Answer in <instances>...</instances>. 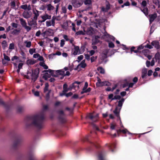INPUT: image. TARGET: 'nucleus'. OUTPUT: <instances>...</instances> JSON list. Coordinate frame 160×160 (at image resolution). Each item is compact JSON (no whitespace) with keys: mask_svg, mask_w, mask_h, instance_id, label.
<instances>
[{"mask_svg":"<svg viewBox=\"0 0 160 160\" xmlns=\"http://www.w3.org/2000/svg\"><path fill=\"white\" fill-rule=\"evenodd\" d=\"M44 115L42 113L36 114L28 117L25 121V126L27 128L32 126L38 129H41L43 127Z\"/></svg>","mask_w":160,"mask_h":160,"instance_id":"f257e3e1","label":"nucleus"},{"mask_svg":"<svg viewBox=\"0 0 160 160\" xmlns=\"http://www.w3.org/2000/svg\"><path fill=\"white\" fill-rule=\"evenodd\" d=\"M105 28H104L102 32L103 33V35L102 36L101 35L99 36H95L94 37H93L92 39V45H95L98 43L99 41V38L101 37L103 39H105L106 40L108 41L109 42V40H112L114 41L115 40V38L113 36H111L108 34L105 31Z\"/></svg>","mask_w":160,"mask_h":160,"instance_id":"f03ea898","label":"nucleus"},{"mask_svg":"<svg viewBox=\"0 0 160 160\" xmlns=\"http://www.w3.org/2000/svg\"><path fill=\"white\" fill-rule=\"evenodd\" d=\"M39 73L38 68H36L34 70L29 69L27 72V74L31 76L32 80L34 82L37 80L38 78Z\"/></svg>","mask_w":160,"mask_h":160,"instance_id":"7ed1b4c3","label":"nucleus"},{"mask_svg":"<svg viewBox=\"0 0 160 160\" xmlns=\"http://www.w3.org/2000/svg\"><path fill=\"white\" fill-rule=\"evenodd\" d=\"M125 101L124 98H122L118 102V105L116 107L114 110L113 111V113L117 117H119L120 119L119 113L122 107L123 103Z\"/></svg>","mask_w":160,"mask_h":160,"instance_id":"20e7f679","label":"nucleus"},{"mask_svg":"<svg viewBox=\"0 0 160 160\" xmlns=\"http://www.w3.org/2000/svg\"><path fill=\"white\" fill-rule=\"evenodd\" d=\"M27 158L28 160H38V158L34 156V152L32 150H29L27 154ZM40 160H48L44 156Z\"/></svg>","mask_w":160,"mask_h":160,"instance_id":"39448f33","label":"nucleus"},{"mask_svg":"<svg viewBox=\"0 0 160 160\" xmlns=\"http://www.w3.org/2000/svg\"><path fill=\"white\" fill-rule=\"evenodd\" d=\"M22 138L19 135H16L14 137V141L13 144L14 147H16L18 146L22 142Z\"/></svg>","mask_w":160,"mask_h":160,"instance_id":"423d86ee","label":"nucleus"},{"mask_svg":"<svg viewBox=\"0 0 160 160\" xmlns=\"http://www.w3.org/2000/svg\"><path fill=\"white\" fill-rule=\"evenodd\" d=\"M59 114V120L61 123H64L66 121L65 114L62 110H60L58 112Z\"/></svg>","mask_w":160,"mask_h":160,"instance_id":"0eeeda50","label":"nucleus"},{"mask_svg":"<svg viewBox=\"0 0 160 160\" xmlns=\"http://www.w3.org/2000/svg\"><path fill=\"white\" fill-rule=\"evenodd\" d=\"M19 20L22 27L24 28L28 32L31 30V28L27 26V23L25 20L22 18H20Z\"/></svg>","mask_w":160,"mask_h":160,"instance_id":"6e6552de","label":"nucleus"},{"mask_svg":"<svg viewBox=\"0 0 160 160\" xmlns=\"http://www.w3.org/2000/svg\"><path fill=\"white\" fill-rule=\"evenodd\" d=\"M57 19L55 16H53L51 20L48 21L46 22V25L47 27H50L51 26L54 27L55 25V20Z\"/></svg>","mask_w":160,"mask_h":160,"instance_id":"1a4fd4ad","label":"nucleus"},{"mask_svg":"<svg viewBox=\"0 0 160 160\" xmlns=\"http://www.w3.org/2000/svg\"><path fill=\"white\" fill-rule=\"evenodd\" d=\"M98 117V114H97L96 115H94L92 113H89L86 117L87 118H89L93 122H96L97 120Z\"/></svg>","mask_w":160,"mask_h":160,"instance_id":"9d476101","label":"nucleus"},{"mask_svg":"<svg viewBox=\"0 0 160 160\" xmlns=\"http://www.w3.org/2000/svg\"><path fill=\"white\" fill-rule=\"evenodd\" d=\"M153 3L154 4L153 5L154 8H158V9L157 10V12L160 14V0H153Z\"/></svg>","mask_w":160,"mask_h":160,"instance_id":"9b49d317","label":"nucleus"},{"mask_svg":"<svg viewBox=\"0 0 160 160\" xmlns=\"http://www.w3.org/2000/svg\"><path fill=\"white\" fill-rule=\"evenodd\" d=\"M36 20L33 18L31 21L28 22V25L32 27L34 29H36L37 28V23Z\"/></svg>","mask_w":160,"mask_h":160,"instance_id":"f8f14e48","label":"nucleus"},{"mask_svg":"<svg viewBox=\"0 0 160 160\" xmlns=\"http://www.w3.org/2000/svg\"><path fill=\"white\" fill-rule=\"evenodd\" d=\"M82 1H76L72 3L73 6L75 8H78L80 7L82 4Z\"/></svg>","mask_w":160,"mask_h":160,"instance_id":"ddd939ff","label":"nucleus"},{"mask_svg":"<svg viewBox=\"0 0 160 160\" xmlns=\"http://www.w3.org/2000/svg\"><path fill=\"white\" fill-rule=\"evenodd\" d=\"M157 17V15L156 13L150 14L148 15L150 24H151Z\"/></svg>","mask_w":160,"mask_h":160,"instance_id":"4468645a","label":"nucleus"},{"mask_svg":"<svg viewBox=\"0 0 160 160\" xmlns=\"http://www.w3.org/2000/svg\"><path fill=\"white\" fill-rule=\"evenodd\" d=\"M53 72V70L49 69L48 70H44L43 72H46L44 75L43 76V78L47 80L48 78L49 77V75L48 74V72L49 73L51 74L52 72Z\"/></svg>","mask_w":160,"mask_h":160,"instance_id":"2eb2a0df","label":"nucleus"},{"mask_svg":"<svg viewBox=\"0 0 160 160\" xmlns=\"http://www.w3.org/2000/svg\"><path fill=\"white\" fill-rule=\"evenodd\" d=\"M32 15V13L31 12L24 11L22 13L23 17L26 19L30 18Z\"/></svg>","mask_w":160,"mask_h":160,"instance_id":"dca6fc26","label":"nucleus"},{"mask_svg":"<svg viewBox=\"0 0 160 160\" xmlns=\"http://www.w3.org/2000/svg\"><path fill=\"white\" fill-rule=\"evenodd\" d=\"M116 131L118 133L120 132H122V133H124V134H125L126 133H128V134H129V135H132V134H133L131 133L130 132H129L128 131V130L126 128H125L123 130H121L120 129H119L118 130H117Z\"/></svg>","mask_w":160,"mask_h":160,"instance_id":"f3484780","label":"nucleus"},{"mask_svg":"<svg viewBox=\"0 0 160 160\" xmlns=\"http://www.w3.org/2000/svg\"><path fill=\"white\" fill-rule=\"evenodd\" d=\"M41 18L42 19V20L41 22H44L47 19H50L51 18V16L48 15V14H45L41 16Z\"/></svg>","mask_w":160,"mask_h":160,"instance_id":"a211bd4d","label":"nucleus"},{"mask_svg":"<svg viewBox=\"0 0 160 160\" xmlns=\"http://www.w3.org/2000/svg\"><path fill=\"white\" fill-rule=\"evenodd\" d=\"M20 8L24 10H28L30 11L31 9V7L30 5H28L26 4L22 5L20 6Z\"/></svg>","mask_w":160,"mask_h":160,"instance_id":"6ab92c4d","label":"nucleus"},{"mask_svg":"<svg viewBox=\"0 0 160 160\" xmlns=\"http://www.w3.org/2000/svg\"><path fill=\"white\" fill-rule=\"evenodd\" d=\"M57 71L58 76L59 75H61L62 76L61 78V79H63V77L65 76V72L64 70L63 69H61L57 70Z\"/></svg>","mask_w":160,"mask_h":160,"instance_id":"aec40b11","label":"nucleus"},{"mask_svg":"<svg viewBox=\"0 0 160 160\" xmlns=\"http://www.w3.org/2000/svg\"><path fill=\"white\" fill-rule=\"evenodd\" d=\"M94 31L92 28L90 27L88 28L86 33L87 35L90 36H92L94 34Z\"/></svg>","mask_w":160,"mask_h":160,"instance_id":"412c9836","label":"nucleus"},{"mask_svg":"<svg viewBox=\"0 0 160 160\" xmlns=\"http://www.w3.org/2000/svg\"><path fill=\"white\" fill-rule=\"evenodd\" d=\"M33 13L34 15L33 18L37 20L38 17L39 16V14L41 13V12L36 9H35L33 10Z\"/></svg>","mask_w":160,"mask_h":160,"instance_id":"4be33fe9","label":"nucleus"},{"mask_svg":"<svg viewBox=\"0 0 160 160\" xmlns=\"http://www.w3.org/2000/svg\"><path fill=\"white\" fill-rule=\"evenodd\" d=\"M152 45L155 48L158 49L159 48V42L157 41H153L151 43Z\"/></svg>","mask_w":160,"mask_h":160,"instance_id":"5701e85b","label":"nucleus"},{"mask_svg":"<svg viewBox=\"0 0 160 160\" xmlns=\"http://www.w3.org/2000/svg\"><path fill=\"white\" fill-rule=\"evenodd\" d=\"M80 54V52L79 47L78 46L75 47L73 52V54L76 55Z\"/></svg>","mask_w":160,"mask_h":160,"instance_id":"b1692460","label":"nucleus"},{"mask_svg":"<svg viewBox=\"0 0 160 160\" xmlns=\"http://www.w3.org/2000/svg\"><path fill=\"white\" fill-rule=\"evenodd\" d=\"M147 69L146 68L143 69L142 70L141 77L142 78H145L147 76Z\"/></svg>","mask_w":160,"mask_h":160,"instance_id":"393cba45","label":"nucleus"},{"mask_svg":"<svg viewBox=\"0 0 160 160\" xmlns=\"http://www.w3.org/2000/svg\"><path fill=\"white\" fill-rule=\"evenodd\" d=\"M109 150L112 152H114V149L116 148V145L115 143L111 144L108 146Z\"/></svg>","mask_w":160,"mask_h":160,"instance_id":"a878e982","label":"nucleus"},{"mask_svg":"<svg viewBox=\"0 0 160 160\" xmlns=\"http://www.w3.org/2000/svg\"><path fill=\"white\" fill-rule=\"evenodd\" d=\"M98 158L99 160H106L102 152H100L99 153Z\"/></svg>","mask_w":160,"mask_h":160,"instance_id":"bb28decb","label":"nucleus"},{"mask_svg":"<svg viewBox=\"0 0 160 160\" xmlns=\"http://www.w3.org/2000/svg\"><path fill=\"white\" fill-rule=\"evenodd\" d=\"M111 85L110 82L107 81H102L100 87H101L104 86H110Z\"/></svg>","mask_w":160,"mask_h":160,"instance_id":"cd10ccee","label":"nucleus"},{"mask_svg":"<svg viewBox=\"0 0 160 160\" xmlns=\"http://www.w3.org/2000/svg\"><path fill=\"white\" fill-rule=\"evenodd\" d=\"M86 66V64L85 63V60H83L80 64H78L77 67H80L82 68H84Z\"/></svg>","mask_w":160,"mask_h":160,"instance_id":"c85d7f7f","label":"nucleus"},{"mask_svg":"<svg viewBox=\"0 0 160 160\" xmlns=\"http://www.w3.org/2000/svg\"><path fill=\"white\" fill-rule=\"evenodd\" d=\"M69 89V88H68V85L66 84H64L63 85V92L66 93V92H68Z\"/></svg>","mask_w":160,"mask_h":160,"instance_id":"c756f323","label":"nucleus"},{"mask_svg":"<svg viewBox=\"0 0 160 160\" xmlns=\"http://www.w3.org/2000/svg\"><path fill=\"white\" fill-rule=\"evenodd\" d=\"M24 43L26 44V47L28 48H30L31 46V42L30 41H24Z\"/></svg>","mask_w":160,"mask_h":160,"instance_id":"7c9ffc66","label":"nucleus"},{"mask_svg":"<svg viewBox=\"0 0 160 160\" xmlns=\"http://www.w3.org/2000/svg\"><path fill=\"white\" fill-rule=\"evenodd\" d=\"M143 8V9H141V10L145 15L147 16L148 14V9L146 7Z\"/></svg>","mask_w":160,"mask_h":160,"instance_id":"2f4dec72","label":"nucleus"},{"mask_svg":"<svg viewBox=\"0 0 160 160\" xmlns=\"http://www.w3.org/2000/svg\"><path fill=\"white\" fill-rule=\"evenodd\" d=\"M7 42L5 40H3L2 42V47L3 49H5L7 47Z\"/></svg>","mask_w":160,"mask_h":160,"instance_id":"473e14b6","label":"nucleus"},{"mask_svg":"<svg viewBox=\"0 0 160 160\" xmlns=\"http://www.w3.org/2000/svg\"><path fill=\"white\" fill-rule=\"evenodd\" d=\"M24 110V108L22 106H18L17 108V111L18 112H21Z\"/></svg>","mask_w":160,"mask_h":160,"instance_id":"72a5a7b5","label":"nucleus"},{"mask_svg":"<svg viewBox=\"0 0 160 160\" xmlns=\"http://www.w3.org/2000/svg\"><path fill=\"white\" fill-rule=\"evenodd\" d=\"M54 9V7L51 4H49L47 5V10L48 11H51L53 10Z\"/></svg>","mask_w":160,"mask_h":160,"instance_id":"f704fd0d","label":"nucleus"},{"mask_svg":"<svg viewBox=\"0 0 160 160\" xmlns=\"http://www.w3.org/2000/svg\"><path fill=\"white\" fill-rule=\"evenodd\" d=\"M20 32V30H18L16 29H14L13 31L12 32V34L13 35H17Z\"/></svg>","mask_w":160,"mask_h":160,"instance_id":"c9c22d12","label":"nucleus"},{"mask_svg":"<svg viewBox=\"0 0 160 160\" xmlns=\"http://www.w3.org/2000/svg\"><path fill=\"white\" fill-rule=\"evenodd\" d=\"M14 0H11V2L10 3L11 7L13 9L15 8L16 6V3Z\"/></svg>","mask_w":160,"mask_h":160,"instance_id":"e433bc0d","label":"nucleus"},{"mask_svg":"<svg viewBox=\"0 0 160 160\" xmlns=\"http://www.w3.org/2000/svg\"><path fill=\"white\" fill-rule=\"evenodd\" d=\"M98 71H99L101 73H104L105 72V71L104 69H103L102 67H99L97 69Z\"/></svg>","mask_w":160,"mask_h":160,"instance_id":"4c0bfd02","label":"nucleus"},{"mask_svg":"<svg viewBox=\"0 0 160 160\" xmlns=\"http://www.w3.org/2000/svg\"><path fill=\"white\" fill-rule=\"evenodd\" d=\"M51 75L52 76L54 77H58V74L57 72V71L53 70V72H52Z\"/></svg>","mask_w":160,"mask_h":160,"instance_id":"58836bf2","label":"nucleus"},{"mask_svg":"<svg viewBox=\"0 0 160 160\" xmlns=\"http://www.w3.org/2000/svg\"><path fill=\"white\" fill-rule=\"evenodd\" d=\"M9 49L10 50L14 49L15 48V45L13 43H11L10 44L9 47Z\"/></svg>","mask_w":160,"mask_h":160,"instance_id":"ea45409f","label":"nucleus"},{"mask_svg":"<svg viewBox=\"0 0 160 160\" xmlns=\"http://www.w3.org/2000/svg\"><path fill=\"white\" fill-rule=\"evenodd\" d=\"M102 81L100 78H98V82L96 83L97 86L100 87Z\"/></svg>","mask_w":160,"mask_h":160,"instance_id":"a19ab883","label":"nucleus"},{"mask_svg":"<svg viewBox=\"0 0 160 160\" xmlns=\"http://www.w3.org/2000/svg\"><path fill=\"white\" fill-rule=\"evenodd\" d=\"M85 34V33L83 32L82 31H79L78 32H77L76 33V35H83Z\"/></svg>","mask_w":160,"mask_h":160,"instance_id":"79ce46f5","label":"nucleus"},{"mask_svg":"<svg viewBox=\"0 0 160 160\" xmlns=\"http://www.w3.org/2000/svg\"><path fill=\"white\" fill-rule=\"evenodd\" d=\"M84 3L86 5H90L91 4L90 0H85L84 1Z\"/></svg>","mask_w":160,"mask_h":160,"instance_id":"37998d69","label":"nucleus"},{"mask_svg":"<svg viewBox=\"0 0 160 160\" xmlns=\"http://www.w3.org/2000/svg\"><path fill=\"white\" fill-rule=\"evenodd\" d=\"M116 124L114 123H112L111 124L110 128L112 130H114L115 129V128L116 127Z\"/></svg>","mask_w":160,"mask_h":160,"instance_id":"c03bdc74","label":"nucleus"},{"mask_svg":"<svg viewBox=\"0 0 160 160\" xmlns=\"http://www.w3.org/2000/svg\"><path fill=\"white\" fill-rule=\"evenodd\" d=\"M36 49L35 48H31L29 49V52L30 54L32 55L35 52Z\"/></svg>","mask_w":160,"mask_h":160,"instance_id":"a18cd8bd","label":"nucleus"},{"mask_svg":"<svg viewBox=\"0 0 160 160\" xmlns=\"http://www.w3.org/2000/svg\"><path fill=\"white\" fill-rule=\"evenodd\" d=\"M49 85L48 83H45V87L44 88V92H45L48 91Z\"/></svg>","mask_w":160,"mask_h":160,"instance_id":"49530a36","label":"nucleus"},{"mask_svg":"<svg viewBox=\"0 0 160 160\" xmlns=\"http://www.w3.org/2000/svg\"><path fill=\"white\" fill-rule=\"evenodd\" d=\"M114 43L111 42H108V47L110 48H113L114 47Z\"/></svg>","mask_w":160,"mask_h":160,"instance_id":"de8ad7c7","label":"nucleus"},{"mask_svg":"<svg viewBox=\"0 0 160 160\" xmlns=\"http://www.w3.org/2000/svg\"><path fill=\"white\" fill-rule=\"evenodd\" d=\"M4 58L5 60H7V61H9L10 60V59L9 57L7 56L5 54H3Z\"/></svg>","mask_w":160,"mask_h":160,"instance_id":"09e8293b","label":"nucleus"},{"mask_svg":"<svg viewBox=\"0 0 160 160\" xmlns=\"http://www.w3.org/2000/svg\"><path fill=\"white\" fill-rule=\"evenodd\" d=\"M55 56L54 53L51 54H49L48 56V58L49 60H52L53 58Z\"/></svg>","mask_w":160,"mask_h":160,"instance_id":"8fccbe9b","label":"nucleus"},{"mask_svg":"<svg viewBox=\"0 0 160 160\" xmlns=\"http://www.w3.org/2000/svg\"><path fill=\"white\" fill-rule=\"evenodd\" d=\"M147 4V2L146 1H145V0L143 1L142 2V8L146 7Z\"/></svg>","mask_w":160,"mask_h":160,"instance_id":"3c124183","label":"nucleus"},{"mask_svg":"<svg viewBox=\"0 0 160 160\" xmlns=\"http://www.w3.org/2000/svg\"><path fill=\"white\" fill-rule=\"evenodd\" d=\"M27 62L28 64H29L30 65L33 64L35 63L33 61L31 60H28Z\"/></svg>","mask_w":160,"mask_h":160,"instance_id":"603ef678","label":"nucleus"},{"mask_svg":"<svg viewBox=\"0 0 160 160\" xmlns=\"http://www.w3.org/2000/svg\"><path fill=\"white\" fill-rule=\"evenodd\" d=\"M121 45L122 46H123V47L122 48L123 50H128L129 49V48L127 47L125 45H124L123 44H122Z\"/></svg>","mask_w":160,"mask_h":160,"instance_id":"864d4df0","label":"nucleus"},{"mask_svg":"<svg viewBox=\"0 0 160 160\" xmlns=\"http://www.w3.org/2000/svg\"><path fill=\"white\" fill-rule=\"evenodd\" d=\"M62 10L63 13H66L67 12V8L65 7H62Z\"/></svg>","mask_w":160,"mask_h":160,"instance_id":"5fc2aeb1","label":"nucleus"},{"mask_svg":"<svg viewBox=\"0 0 160 160\" xmlns=\"http://www.w3.org/2000/svg\"><path fill=\"white\" fill-rule=\"evenodd\" d=\"M95 51L93 50L88 51V52H89V54H90V56H92L95 53Z\"/></svg>","mask_w":160,"mask_h":160,"instance_id":"6e6d98bb","label":"nucleus"},{"mask_svg":"<svg viewBox=\"0 0 160 160\" xmlns=\"http://www.w3.org/2000/svg\"><path fill=\"white\" fill-rule=\"evenodd\" d=\"M121 98V97L119 95H115L113 98L112 100H116V99H120Z\"/></svg>","mask_w":160,"mask_h":160,"instance_id":"4d7b16f0","label":"nucleus"},{"mask_svg":"<svg viewBox=\"0 0 160 160\" xmlns=\"http://www.w3.org/2000/svg\"><path fill=\"white\" fill-rule=\"evenodd\" d=\"M11 25L12 27L15 28H17L18 26V24L14 22L12 23Z\"/></svg>","mask_w":160,"mask_h":160,"instance_id":"13d9d810","label":"nucleus"},{"mask_svg":"<svg viewBox=\"0 0 160 160\" xmlns=\"http://www.w3.org/2000/svg\"><path fill=\"white\" fill-rule=\"evenodd\" d=\"M41 34V32L40 30H38L36 33L35 35L36 37H39Z\"/></svg>","mask_w":160,"mask_h":160,"instance_id":"bf43d9fd","label":"nucleus"},{"mask_svg":"<svg viewBox=\"0 0 160 160\" xmlns=\"http://www.w3.org/2000/svg\"><path fill=\"white\" fill-rule=\"evenodd\" d=\"M65 44V41L63 39H62L61 41L60 47H62Z\"/></svg>","mask_w":160,"mask_h":160,"instance_id":"052dcab7","label":"nucleus"},{"mask_svg":"<svg viewBox=\"0 0 160 160\" xmlns=\"http://www.w3.org/2000/svg\"><path fill=\"white\" fill-rule=\"evenodd\" d=\"M97 58V56H96L95 57H94L93 56L91 58V62H94Z\"/></svg>","mask_w":160,"mask_h":160,"instance_id":"680f3d73","label":"nucleus"},{"mask_svg":"<svg viewBox=\"0 0 160 160\" xmlns=\"http://www.w3.org/2000/svg\"><path fill=\"white\" fill-rule=\"evenodd\" d=\"M88 86V83L87 82H86L85 83L84 86L83 88V89L85 90L86 89Z\"/></svg>","mask_w":160,"mask_h":160,"instance_id":"e2e57ef3","label":"nucleus"},{"mask_svg":"<svg viewBox=\"0 0 160 160\" xmlns=\"http://www.w3.org/2000/svg\"><path fill=\"white\" fill-rule=\"evenodd\" d=\"M113 95L112 94H109L108 96V98L109 99H111V101L113 100H112L113 98Z\"/></svg>","mask_w":160,"mask_h":160,"instance_id":"0e129e2a","label":"nucleus"},{"mask_svg":"<svg viewBox=\"0 0 160 160\" xmlns=\"http://www.w3.org/2000/svg\"><path fill=\"white\" fill-rule=\"evenodd\" d=\"M138 78L137 77H135L133 79V82H134V83H136L138 81Z\"/></svg>","mask_w":160,"mask_h":160,"instance_id":"69168bd1","label":"nucleus"},{"mask_svg":"<svg viewBox=\"0 0 160 160\" xmlns=\"http://www.w3.org/2000/svg\"><path fill=\"white\" fill-rule=\"evenodd\" d=\"M83 56L82 55H81L78 57V59L79 61H80L83 59Z\"/></svg>","mask_w":160,"mask_h":160,"instance_id":"338daca9","label":"nucleus"},{"mask_svg":"<svg viewBox=\"0 0 160 160\" xmlns=\"http://www.w3.org/2000/svg\"><path fill=\"white\" fill-rule=\"evenodd\" d=\"M40 56V55L38 53L35 54L33 55V57L34 58H37Z\"/></svg>","mask_w":160,"mask_h":160,"instance_id":"774afa93","label":"nucleus"}]
</instances>
